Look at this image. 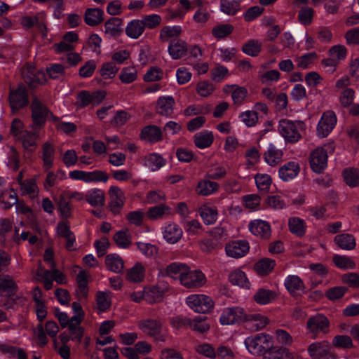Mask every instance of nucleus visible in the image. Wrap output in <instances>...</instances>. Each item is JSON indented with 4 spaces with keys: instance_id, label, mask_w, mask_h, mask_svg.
<instances>
[{
    "instance_id": "7ed1b4c3",
    "label": "nucleus",
    "mask_w": 359,
    "mask_h": 359,
    "mask_svg": "<svg viewBox=\"0 0 359 359\" xmlns=\"http://www.w3.org/2000/svg\"><path fill=\"white\" fill-rule=\"evenodd\" d=\"M305 124L302 121L281 119L278 124V131L285 140L290 143H296L302 138V132Z\"/></svg>"
},
{
    "instance_id": "603ef678",
    "label": "nucleus",
    "mask_w": 359,
    "mask_h": 359,
    "mask_svg": "<svg viewBox=\"0 0 359 359\" xmlns=\"http://www.w3.org/2000/svg\"><path fill=\"white\" fill-rule=\"evenodd\" d=\"M182 33L180 26H165L160 32L159 38L161 41H168L170 39L177 37Z\"/></svg>"
},
{
    "instance_id": "4468645a",
    "label": "nucleus",
    "mask_w": 359,
    "mask_h": 359,
    "mask_svg": "<svg viewBox=\"0 0 359 359\" xmlns=\"http://www.w3.org/2000/svg\"><path fill=\"white\" fill-rule=\"evenodd\" d=\"M245 311L240 306L226 308L221 314L219 321L222 325L244 323Z\"/></svg>"
},
{
    "instance_id": "69168bd1",
    "label": "nucleus",
    "mask_w": 359,
    "mask_h": 359,
    "mask_svg": "<svg viewBox=\"0 0 359 359\" xmlns=\"http://www.w3.org/2000/svg\"><path fill=\"white\" fill-rule=\"evenodd\" d=\"M109 180L108 174L102 170H95L91 172H87L86 183L90 182H106Z\"/></svg>"
},
{
    "instance_id": "6ab92c4d",
    "label": "nucleus",
    "mask_w": 359,
    "mask_h": 359,
    "mask_svg": "<svg viewBox=\"0 0 359 359\" xmlns=\"http://www.w3.org/2000/svg\"><path fill=\"white\" fill-rule=\"evenodd\" d=\"M249 249V243L245 240L231 241L225 248L227 256L233 258H241L245 256L248 252Z\"/></svg>"
},
{
    "instance_id": "aec40b11",
    "label": "nucleus",
    "mask_w": 359,
    "mask_h": 359,
    "mask_svg": "<svg viewBox=\"0 0 359 359\" xmlns=\"http://www.w3.org/2000/svg\"><path fill=\"white\" fill-rule=\"evenodd\" d=\"M250 231L262 239H269L271 235L270 224L262 219H255L248 224Z\"/></svg>"
},
{
    "instance_id": "a19ab883",
    "label": "nucleus",
    "mask_w": 359,
    "mask_h": 359,
    "mask_svg": "<svg viewBox=\"0 0 359 359\" xmlns=\"http://www.w3.org/2000/svg\"><path fill=\"white\" fill-rule=\"evenodd\" d=\"M105 264L109 270L115 273L121 272L124 267V263L122 258L116 254L107 255Z\"/></svg>"
},
{
    "instance_id": "052dcab7",
    "label": "nucleus",
    "mask_w": 359,
    "mask_h": 359,
    "mask_svg": "<svg viewBox=\"0 0 359 359\" xmlns=\"http://www.w3.org/2000/svg\"><path fill=\"white\" fill-rule=\"evenodd\" d=\"M262 42L257 40H250L243 45L242 50L250 56H257L261 51Z\"/></svg>"
},
{
    "instance_id": "a18cd8bd",
    "label": "nucleus",
    "mask_w": 359,
    "mask_h": 359,
    "mask_svg": "<svg viewBox=\"0 0 359 359\" xmlns=\"http://www.w3.org/2000/svg\"><path fill=\"white\" fill-rule=\"evenodd\" d=\"M17 202L18 196L13 189L5 190L0 196V203L3 209H9Z\"/></svg>"
},
{
    "instance_id": "8fccbe9b",
    "label": "nucleus",
    "mask_w": 359,
    "mask_h": 359,
    "mask_svg": "<svg viewBox=\"0 0 359 359\" xmlns=\"http://www.w3.org/2000/svg\"><path fill=\"white\" fill-rule=\"evenodd\" d=\"M343 177L346 184L350 187L359 186V170L353 168H348L344 170Z\"/></svg>"
},
{
    "instance_id": "5701e85b",
    "label": "nucleus",
    "mask_w": 359,
    "mask_h": 359,
    "mask_svg": "<svg viewBox=\"0 0 359 359\" xmlns=\"http://www.w3.org/2000/svg\"><path fill=\"white\" fill-rule=\"evenodd\" d=\"M175 101L172 96L160 97L156 105V111L163 116H170L174 112Z\"/></svg>"
},
{
    "instance_id": "cd10ccee",
    "label": "nucleus",
    "mask_w": 359,
    "mask_h": 359,
    "mask_svg": "<svg viewBox=\"0 0 359 359\" xmlns=\"http://www.w3.org/2000/svg\"><path fill=\"white\" fill-rule=\"evenodd\" d=\"M219 189V185L217 182L210 181L208 179H203L197 183L196 192L199 196H208L217 192Z\"/></svg>"
},
{
    "instance_id": "412c9836",
    "label": "nucleus",
    "mask_w": 359,
    "mask_h": 359,
    "mask_svg": "<svg viewBox=\"0 0 359 359\" xmlns=\"http://www.w3.org/2000/svg\"><path fill=\"white\" fill-rule=\"evenodd\" d=\"M29 128L31 130H24L18 138L25 149L33 151L36 146V142L40 137L39 130L41 128L34 127L32 125Z\"/></svg>"
},
{
    "instance_id": "a878e982",
    "label": "nucleus",
    "mask_w": 359,
    "mask_h": 359,
    "mask_svg": "<svg viewBox=\"0 0 359 359\" xmlns=\"http://www.w3.org/2000/svg\"><path fill=\"white\" fill-rule=\"evenodd\" d=\"M57 233L59 236L66 240L65 248L69 250L75 249L76 238L73 232L70 230V227L65 222H59L57 226Z\"/></svg>"
},
{
    "instance_id": "393cba45",
    "label": "nucleus",
    "mask_w": 359,
    "mask_h": 359,
    "mask_svg": "<svg viewBox=\"0 0 359 359\" xmlns=\"http://www.w3.org/2000/svg\"><path fill=\"white\" fill-rule=\"evenodd\" d=\"M172 215V208L164 203L149 208L147 213L151 220L164 219Z\"/></svg>"
},
{
    "instance_id": "13d9d810",
    "label": "nucleus",
    "mask_w": 359,
    "mask_h": 359,
    "mask_svg": "<svg viewBox=\"0 0 359 359\" xmlns=\"http://www.w3.org/2000/svg\"><path fill=\"white\" fill-rule=\"evenodd\" d=\"M114 240L117 246L121 248H128L131 244V238L128 230H122L116 233Z\"/></svg>"
},
{
    "instance_id": "c9c22d12",
    "label": "nucleus",
    "mask_w": 359,
    "mask_h": 359,
    "mask_svg": "<svg viewBox=\"0 0 359 359\" xmlns=\"http://www.w3.org/2000/svg\"><path fill=\"white\" fill-rule=\"evenodd\" d=\"M214 136L211 131L203 130L194 136V142L199 149L209 147L213 142Z\"/></svg>"
},
{
    "instance_id": "c03bdc74",
    "label": "nucleus",
    "mask_w": 359,
    "mask_h": 359,
    "mask_svg": "<svg viewBox=\"0 0 359 359\" xmlns=\"http://www.w3.org/2000/svg\"><path fill=\"white\" fill-rule=\"evenodd\" d=\"M229 280L235 285L243 288L250 287V282L246 277L245 273L241 270L236 269L231 272L229 276Z\"/></svg>"
},
{
    "instance_id": "0e129e2a",
    "label": "nucleus",
    "mask_w": 359,
    "mask_h": 359,
    "mask_svg": "<svg viewBox=\"0 0 359 359\" xmlns=\"http://www.w3.org/2000/svg\"><path fill=\"white\" fill-rule=\"evenodd\" d=\"M314 11L313 8L305 6L300 9L298 13V20L304 25H309L313 21Z\"/></svg>"
},
{
    "instance_id": "864d4df0",
    "label": "nucleus",
    "mask_w": 359,
    "mask_h": 359,
    "mask_svg": "<svg viewBox=\"0 0 359 359\" xmlns=\"http://www.w3.org/2000/svg\"><path fill=\"white\" fill-rule=\"evenodd\" d=\"M138 250L147 258H154L158 253V248L156 245L143 242L135 243Z\"/></svg>"
},
{
    "instance_id": "9d476101",
    "label": "nucleus",
    "mask_w": 359,
    "mask_h": 359,
    "mask_svg": "<svg viewBox=\"0 0 359 359\" xmlns=\"http://www.w3.org/2000/svg\"><path fill=\"white\" fill-rule=\"evenodd\" d=\"M32 126L41 128L46 123V118L50 113L46 106L37 97H34L31 104Z\"/></svg>"
},
{
    "instance_id": "e433bc0d",
    "label": "nucleus",
    "mask_w": 359,
    "mask_h": 359,
    "mask_svg": "<svg viewBox=\"0 0 359 359\" xmlns=\"http://www.w3.org/2000/svg\"><path fill=\"white\" fill-rule=\"evenodd\" d=\"M105 196L103 191L92 189L86 194V201L92 206H102L104 204Z\"/></svg>"
},
{
    "instance_id": "2eb2a0df",
    "label": "nucleus",
    "mask_w": 359,
    "mask_h": 359,
    "mask_svg": "<svg viewBox=\"0 0 359 359\" xmlns=\"http://www.w3.org/2000/svg\"><path fill=\"white\" fill-rule=\"evenodd\" d=\"M337 123V116L334 111L324 112L317 126V133L320 137H327Z\"/></svg>"
},
{
    "instance_id": "b1692460",
    "label": "nucleus",
    "mask_w": 359,
    "mask_h": 359,
    "mask_svg": "<svg viewBox=\"0 0 359 359\" xmlns=\"http://www.w3.org/2000/svg\"><path fill=\"white\" fill-rule=\"evenodd\" d=\"M284 285L288 292L293 297L299 295L305 289L303 280L296 275L287 276L285 279Z\"/></svg>"
},
{
    "instance_id": "4be33fe9",
    "label": "nucleus",
    "mask_w": 359,
    "mask_h": 359,
    "mask_svg": "<svg viewBox=\"0 0 359 359\" xmlns=\"http://www.w3.org/2000/svg\"><path fill=\"white\" fill-rule=\"evenodd\" d=\"M168 291L165 285H157L144 288L146 302L149 304H155L163 299L164 294Z\"/></svg>"
},
{
    "instance_id": "37998d69",
    "label": "nucleus",
    "mask_w": 359,
    "mask_h": 359,
    "mask_svg": "<svg viewBox=\"0 0 359 359\" xmlns=\"http://www.w3.org/2000/svg\"><path fill=\"white\" fill-rule=\"evenodd\" d=\"M144 165L152 171H156L165 165V161L157 154H150L144 158Z\"/></svg>"
},
{
    "instance_id": "f03ea898",
    "label": "nucleus",
    "mask_w": 359,
    "mask_h": 359,
    "mask_svg": "<svg viewBox=\"0 0 359 359\" xmlns=\"http://www.w3.org/2000/svg\"><path fill=\"white\" fill-rule=\"evenodd\" d=\"M273 344L272 336L269 334L261 332L248 337L244 344L252 355H261L266 351L269 350Z\"/></svg>"
},
{
    "instance_id": "7c9ffc66",
    "label": "nucleus",
    "mask_w": 359,
    "mask_h": 359,
    "mask_svg": "<svg viewBox=\"0 0 359 359\" xmlns=\"http://www.w3.org/2000/svg\"><path fill=\"white\" fill-rule=\"evenodd\" d=\"M198 212L206 225H211L215 223L217 219V210L208 204H203L198 208Z\"/></svg>"
},
{
    "instance_id": "09e8293b",
    "label": "nucleus",
    "mask_w": 359,
    "mask_h": 359,
    "mask_svg": "<svg viewBox=\"0 0 359 359\" xmlns=\"http://www.w3.org/2000/svg\"><path fill=\"white\" fill-rule=\"evenodd\" d=\"M121 20L118 18H112L104 23V33L109 36H116L120 34Z\"/></svg>"
},
{
    "instance_id": "774afa93",
    "label": "nucleus",
    "mask_w": 359,
    "mask_h": 359,
    "mask_svg": "<svg viewBox=\"0 0 359 359\" xmlns=\"http://www.w3.org/2000/svg\"><path fill=\"white\" fill-rule=\"evenodd\" d=\"M343 283L351 287L359 288V274L355 272L347 273L341 276Z\"/></svg>"
},
{
    "instance_id": "a211bd4d",
    "label": "nucleus",
    "mask_w": 359,
    "mask_h": 359,
    "mask_svg": "<svg viewBox=\"0 0 359 359\" xmlns=\"http://www.w3.org/2000/svg\"><path fill=\"white\" fill-rule=\"evenodd\" d=\"M163 238L170 244L177 243L183 236L182 229L176 223L168 222L161 228Z\"/></svg>"
},
{
    "instance_id": "680f3d73",
    "label": "nucleus",
    "mask_w": 359,
    "mask_h": 359,
    "mask_svg": "<svg viewBox=\"0 0 359 359\" xmlns=\"http://www.w3.org/2000/svg\"><path fill=\"white\" fill-rule=\"evenodd\" d=\"M137 78V70L135 67H128L123 68L120 74L119 79L122 83L128 84L135 81Z\"/></svg>"
},
{
    "instance_id": "39448f33",
    "label": "nucleus",
    "mask_w": 359,
    "mask_h": 359,
    "mask_svg": "<svg viewBox=\"0 0 359 359\" xmlns=\"http://www.w3.org/2000/svg\"><path fill=\"white\" fill-rule=\"evenodd\" d=\"M306 330L309 334L313 335V339L320 333L327 334L330 331V320L323 314L317 313L308 318Z\"/></svg>"
},
{
    "instance_id": "c85d7f7f",
    "label": "nucleus",
    "mask_w": 359,
    "mask_h": 359,
    "mask_svg": "<svg viewBox=\"0 0 359 359\" xmlns=\"http://www.w3.org/2000/svg\"><path fill=\"white\" fill-rule=\"evenodd\" d=\"M83 320L81 315L73 316L69 320L68 330L72 340L80 342L83 337V329L81 327L80 324Z\"/></svg>"
},
{
    "instance_id": "e2e57ef3",
    "label": "nucleus",
    "mask_w": 359,
    "mask_h": 359,
    "mask_svg": "<svg viewBox=\"0 0 359 359\" xmlns=\"http://www.w3.org/2000/svg\"><path fill=\"white\" fill-rule=\"evenodd\" d=\"M334 264L342 269H354L355 268V262L349 257L341 255H334L333 257Z\"/></svg>"
},
{
    "instance_id": "49530a36",
    "label": "nucleus",
    "mask_w": 359,
    "mask_h": 359,
    "mask_svg": "<svg viewBox=\"0 0 359 359\" xmlns=\"http://www.w3.org/2000/svg\"><path fill=\"white\" fill-rule=\"evenodd\" d=\"M187 269V264L179 262H173L166 267L165 273L167 276L172 278H179L180 280L181 281V278Z\"/></svg>"
},
{
    "instance_id": "c756f323",
    "label": "nucleus",
    "mask_w": 359,
    "mask_h": 359,
    "mask_svg": "<svg viewBox=\"0 0 359 359\" xmlns=\"http://www.w3.org/2000/svg\"><path fill=\"white\" fill-rule=\"evenodd\" d=\"M141 137L149 142L156 143L163 140V132L159 127L149 125L142 128Z\"/></svg>"
},
{
    "instance_id": "72a5a7b5",
    "label": "nucleus",
    "mask_w": 359,
    "mask_h": 359,
    "mask_svg": "<svg viewBox=\"0 0 359 359\" xmlns=\"http://www.w3.org/2000/svg\"><path fill=\"white\" fill-rule=\"evenodd\" d=\"M187 52V44L182 40H172L168 46V53L173 60L182 57Z\"/></svg>"
},
{
    "instance_id": "6e6d98bb",
    "label": "nucleus",
    "mask_w": 359,
    "mask_h": 359,
    "mask_svg": "<svg viewBox=\"0 0 359 359\" xmlns=\"http://www.w3.org/2000/svg\"><path fill=\"white\" fill-rule=\"evenodd\" d=\"M290 231L298 236H302L306 231L304 221L299 217H292L288 222Z\"/></svg>"
},
{
    "instance_id": "9b49d317",
    "label": "nucleus",
    "mask_w": 359,
    "mask_h": 359,
    "mask_svg": "<svg viewBox=\"0 0 359 359\" xmlns=\"http://www.w3.org/2000/svg\"><path fill=\"white\" fill-rule=\"evenodd\" d=\"M270 320L267 316L257 312H249L245 315V327L251 332H257L264 329Z\"/></svg>"
},
{
    "instance_id": "bb28decb",
    "label": "nucleus",
    "mask_w": 359,
    "mask_h": 359,
    "mask_svg": "<svg viewBox=\"0 0 359 359\" xmlns=\"http://www.w3.org/2000/svg\"><path fill=\"white\" fill-rule=\"evenodd\" d=\"M299 171V163L295 161H290L279 168L278 175L280 179L287 182L295 178Z\"/></svg>"
},
{
    "instance_id": "bf43d9fd",
    "label": "nucleus",
    "mask_w": 359,
    "mask_h": 359,
    "mask_svg": "<svg viewBox=\"0 0 359 359\" xmlns=\"http://www.w3.org/2000/svg\"><path fill=\"white\" fill-rule=\"evenodd\" d=\"M241 3L238 0H222L221 11L227 15H235L240 10Z\"/></svg>"
},
{
    "instance_id": "ea45409f",
    "label": "nucleus",
    "mask_w": 359,
    "mask_h": 359,
    "mask_svg": "<svg viewBox=\"0 0 359 359\" xmlns=\"http://www.w3.org/2000/svg\"><path fill=\"white\" fill-rule=\"evenodd\" d=\"M283 157V151L277 149L274 145L270 144L267 151L264 153V160L271 166L278 164Z\"/></svg>"
},
{
    "instance_id": "4c0bfd02",
    "label": "nucleus",
    "mask_w": 359,
    "mask_h": 359,
    "mask_svg": "<svg viewBox=\"0 0 359 359\" xmlns=\"http://www.w3.org/2000/svg\"><path fill=\"white\" fill-rule=\"evenodd\" d=\"M145 275V267L140 262H137L130 268L126 275V278L130 282L140 283L144 280Z\"/></svg>"
},
{
    "instance_id": "423d86ee",
    "label": "nucleus",
    "mask_w": 359,
    "mask_h": 359,
    "mask_svg": "<svg viewBox=\"0 0 359 359\" xmlns=\"http://www.w3.org/2000/svg\"><path fill=\"white\" fill-rule=\"evenodd\" d=\"M331 344L327 340L311 343L307 348L311 359H337L334 353L331 352Z\"/></svg>"
},
{
    "instance_id": "58836bf2",
    "label": "nucleus",
    "mask_w": 359,
    "mask_h": 359,
    "mask_svg": "<svg viewBox=\"0 0 359 359\" xmlns=\"http://www.w3.org/2000/svg\"><path fill=\"white\" fill-rule=\"evenodd\" d=\"M144 28L140 20L130 21L126 27V35L133 39H138L144 32Z\"/></svg>"
},
{
    "instance_id": "f3484780",
    "label": "nucleus",
    "mask_w": 359,
    "mask_h": 359,
    "mask_svg": "<svg viewBox=\"0 0 359 359\" xmlns=\"http://www.w3.org/2000/svg\"><path fill=\"white\" fill-rule=\"evenodd\" d=\"M109 207L110 210L114 215L120 212L123 208L126 197L123 191L116 186H111L109 189Z\"/></svg>"
},
{
    "instance_id": "f8f14e48",
    "label": "nucleus",
    "mask_w": 359,
    "mask_h": 359,
    "mask_svg": "<svg viewBox=\"0 0 359 359\" xmlns=\"http://www.w3.org/2000/svg\"><path fill=\"white\" fill-rule=\"evenodd\" d=\"M205 282L206 278L201 271H191L188 266L180 281L181 284L187 288L200 287L205 285Z\"/></svg>"
},
{
    "instance_id": "473e14b6",
    "label": "nucleus",
    "mask_w": 359,
    "mask_h": 359,
    "mask_svg": "<svg viewBox=\"0 0 359 359\" xmlns=\"http://www.w3.org/2000/svg\"><path fill=\"white\" fill-rule=\"evenodd\" d=\"M104 11L98 8H87L84 14V22L90 27H95L104 20Z\"/></svg>"
},
{
    "instance_id": "de8ad7c7",
    "label": "nucleus",
    "mask_w": 359,
    "mask_h": 359,
    "mask_svg": "<svg viewBox=\"0 0 359 359\" xmlns=\"http://www.w3.org/2000/svg\"><path fill=\"white\" fill-rule=\"evenodd\" d=\"M276 298V294L273 291L260 288L254 295L255 301L260 304L265 305L271 302Z\"/></svg>"
},
{
    "instance_id": "ddd939ff",
    "label": "nucleus",
    "mask_w": 359,
    "mask_h": 359,
    "mask_svg": "<svg viewBox=\"0 0 359 359\" xmlns=\"http://www.w3.org/2000/svg\"><path fill=\"white\" fill-rule=\"evenodd\" d=\"M9 102L13 111H17L28 104V95L24 84L20 83L16 89L11 90Z\"/></svg>"
},
{
    "instance_id": "6e6552de",
    "label": "nucleus",
    "mask_w": 359,
    "mask_h": 359,
    "mask_svg": "<svg viewBox=\"0 0 359 359\" xmlns=\"http://www.w3.org/2000/svg\"><path fill=\"white\" fill-rule=\"evenodd\" d=\"M18 290V286L13 279L8 275L0 274V295L8 297L4 306L7 309L13 308L14 300L11 298Z\"/></svg>"
},
{
    "instance_id": "1a4fd4ad",
    "label": "nucleus",
    "mask_w": 359,
    "mask_h": 359,
    "mask_svg": "<svg viewBox=\"0 0 359 359\" xmlns=\"http://www.w3.org/2000/svg\"><path fill=\"white\" fill-rule=\"evenodd\" d=\"M105 96L106 93L102 90L93 93L81 90L76 96V105L78 108H84L89 105L95 106L101 103Z\"/></svg>"
},
{
    "instance_id": "20e7f679",
    "label": "nucleus",
    "mask_w": 359,
    "mask_h": 359,
    "mask_svg": "<svg viewBox=\"0 0 359 359\" xmlns=\"http://www.w3.org/2000/svg\"><path fill=\"white\" fill-rule=\"evenodd\" d=\"M138 328L145 334L154 337L155 341H165V337L161 334L163 324L160 320L147 318L137 323Z\"/></svg>"
},
{
    "instance_id": "79ce46f5",
    "label": "nucleus",
    "mask_w": 359,
    "mask_h": 359,
    "mask_svg": "<svg viewBox=\"0 0 359 359\" xmlns=\"http://www.w3.org/2000/svg\"><path fill=\"white\" fill-rule=\"evenodd\" d=\"M96 304L99 313L105 312L109 310L111 304V292H97L96 294Z\"/></svg>"
},
{
    "instance_id": "dca6fc26",
    "label": "nucleus",
    "mask_w": 359,
    "mask_h": 359,
    "mask_svg": "<svg viewBox=\"0 0 359 359\" xmlns=\"http://www.w3.org/2000/svg\"><path fill=\"white\" fill-rule=\"evenodd\" d=\"M22 74L25 82L30 88H36L38 85L46 82L45 74L37 70L34 67H26L22 69Z\"/></svg>"
},
{
    "instance_id": "f704fd0d",
    "label": "nucleus",
    "mask_w": 359,
    "mask_h": 359,
    "mask_svg": "<svg viewBox=\"0 0 359 359\" xmlns=\"http://www.w3.org/2000/svg\"><path fill=\"white\" fill-rule=\"evenodd\" d=\"M335 244L341 250H351L355 248L356 243L354 236L350 233H340L334 238Z\"/></svg>"
},
{
    "instance_id": "0eeeda50",
    "label": "nucleus",
    "mask_w": 359,
    "mask_h": 359,
    "mask_svg": "<svg viewBox=\"0 0 359 359\" xmlns=\"http://www.w3.org/2000/svg\"><path fill=\"white\" fill-rule=\"evenodd\" d=\"M186 303L190 309L199 313L210 312L214 306V303L210 297L201 294L188 296Z\"/></svg>"
},
{
    "instance_id": "2f4dec72",
    "label": "nucleus",
    "mask_w": 359,
    "mask_h": 359,
    "mask_svg": "<svg viewBox=\"0 0 359 359\" xmlns=\"http://www.w3.org/2000/svg\"><path fill=\"white\" fill-rule=\"evenodd\" d=\"M41 158L43 160V166L46 170L51 168L53 164L55 157V148L50 142H46L41 147Z\"/></svg>"
},
{
    "instance_id": "f257e3e1",
    "label": "nucleus",
    "mask_w": 359,
    "mask_h": 359,
    "mask_svg": "<svg viewBox=\"0 0 359 359\" xmlns=\"http://www.w3.org/2000/svg\"><path fill=\"white\" fill-rule=\"evenodd\" d=\"M335 146L333 142H329L313 149L309 157L310 165L312 170L321 173L327 168L328 155L334 151Z\"/></svg>"
},
{
    "instance_id": "4d7b16f0",
    "label": "nucleus",
    "mask_w": 359,
    "mask_h": 359,
    "mask_svg": "<svg viewBox=\"0 0 359 359\" xmlns=\"http://www.w3.org/2000/svg\"><path fill=\"white\" fill-rule=\"evenodd\" d=\"M233 30L231 24H220L215 26L212 29V34L217 39H223L230 35Z\"/></svg>"
},
{
    "instance_id": "5fc2aeb1",
    "label": "nucleus",
    "mask_w": 359,
    "mask_h": 359,
    "mask_svg": "<svg viewBox=\"0 0 359 359\" xmlns=\"http://www.w3.org/2000/svg\"><path fill=\"white\" fill-rule=\"evenodd\" d=\"M256 186L259 191L266 193L271 187L272 180L269 175L258 173L255 176Z\"/></svg>"
},
{
    "instance_id": "3c124183",
    "label": "nucleus",
    "mask_w": 359,
    "mask_h": 359,
    "mask_svg": "<svg viewBox=\"0 0 359 359\" xmlns=\"http://www.w3.org/2000/svg\"><path fill=\"white\" fill-rule=\"evenodd\" d=\"M275 264L274 260L269 258H264L255 264V269L259 275L265 276L272 271Z\"/></svg>"
},
{
    "instance_id": "338daca9",
    "label": "nucleus",
    "mask_w": 359,
    "mask_h": 359,
    "mask_svg": "<svg viewBox=\"0 0 359 359\" xmlns=\"http://www.w3.org/2000/svg\"><path fill=\"white\" fill-rule=\"evenodd\" d=\"M140 20L142 22L144 29L147 28L152 29L160 25L161 22V18L158 14H151L145 15Z\"/></svg>"
}]
</instances>
